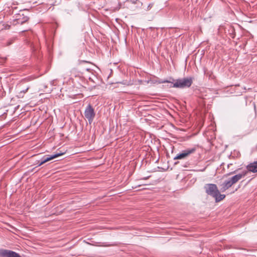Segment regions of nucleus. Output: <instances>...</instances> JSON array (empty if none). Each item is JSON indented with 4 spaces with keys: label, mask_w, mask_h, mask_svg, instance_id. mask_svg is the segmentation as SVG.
Segmentation results:
<instances>
[{
    "label": "nucleus",
    "mask_w": 257,
    "mask_h": 257,
    "mask_svg": "<svg viewBox=\"0 0 257 257\" xmlns=\"http://www.w3.org/2000/svg\"><path fill=\"white\" fill-rule=\"evenodd\" d=\"M159 83H173V85L170 86V87L183 89L190 87L193 83V78L191 77H186L178 79L176 80L174 83L168 80H161L159 81Z\"/></svg>",
    "instance_id": "nucleus-1"
},
{
    "label": "nucleus",
    "mask_w": 257,
    "mask_h": 257,
    "mask_svg": "<svg viewBox=\"0 0 257 257\" xmlns=\"http://www.w3.org/2000/svg\"><path fill=\"white\" fill-rule=\"evenodd\" d=\"M84 114L89 123L91 124L95 117V113L94 108L90 104L86 106Z\"/></svg>",
    "instance_id": "nucleus-2"
},
{
    "label": "nucleus",
    "mask_w": 257,
    "mask_h": 257,
    "mask_svg": "<svg viewBox=\"0 0 257 257\" xmlns=\"http://www.w3.org/2000/svg\"><path fill=\"white\" fill-rule=\"evenodd\" d=\"M206 193L213 197H216V195L218 193V189L216 185L214 184H207L204 186Z\"/></svg>",
    "instance_id": "nucleus-3"
},
{
    "label": "nucleus",
    "mask_w": 257,
    "mask_h": 257,
    "mask_svg": "<svg viewBox=\"0 0 257 257\" xmlns=\"http://www.w3.org/2000/svg\"><path fill=\"white\" fill-rule=\"evenodd\" d=\"M195 150H196V149L195 148L183 150L181 153L177 155L174 158V160L183 159L188 157L190 154L194 153L195 152Z\"/></svg>",
    "instance_id": "nucleus-4"
},
{
    "label": "nucleus",
    "mask_w": 257,
    "mask_h": 257,
    "mask_svg": "<svg viewBox=\"0 0 257 257\" xmlns=\"http://www.w3.org/2000/svg\"><path fill=\"white\" fill-rule=\"evenodd\" d=\"M64 154V153H57L56 154H54L53 155H51L50 156H44L41 160V161H38V163L36 164H37V166H40L44 164V163L52 160L55 158H56L60 156H62Z\"/></svg>",
    "instance_id": "nucleus-5"
},
{
    "label": "nucleus",
    "mask_w": 257,
    "mask_h": 257,
    "mask_svg": "<svg viewBox=\"0 0 257 257\" xmlns=\"http://www.w3.org/2000/svg\"><path fill=\"white\" fill-rule=\"evenodd\" d=\"M0 256L1 257H21L18 253L9 250L1 249Z\"/></svg>",
    "instance_id": "nucleus-6"
},
{
    "label": "nucleus",
    "mask_w": 257,
    "mask_h": 257,
    "mask_svg": "<svg viewBox=\"0 0 257 257\" xmlns=\"http://www.w3.org/2000/svg\"><path fill=\"white\" fill-rule=\"evenodd\" d=\"M247 174V171H243L241 173H239L238 174H236L231 178H230L229 179L230 180L231 182H232V184H234L236 183H237L238 181H239L241 179H242L243 177H244L245 176H246Z\"/></svg>",
    "instance_id": "nucleus-7"
},
{
    "label": "nucleus",
    "mask_w": 257,
    "mask_h": 257,
    "mask_svg": "<svg viewBox=\"0 0 257 257\" xmlns=\"http://www.w3.org/2000/svg\"><path fill=\"white\" fill-rule=\"evenodd\" d=\"M232 185L233 184L230 179L225 180L221 184V187L220 190L222 192H224Z\"/></svg>",
    "instance_id": "nucleus-8"
},
{
    "label": "nucleus",
    "mask_w": 257,
    "mask_h": 257,
    "mask_svg": "<svg viewBox=\"0 0 257 257\" xmlns=\"http://www.w3.org/2000/svg\"><path fill=\"white\" fill-rule=\"evenodd\" d=\"M246 168L247 170L246 171H247V173L248 172H251L252 173L257 172V161L248 164L246 166Z\"/></svg>",
    "instance_id": "nucleus-9"
},
{
    "label": "nucleus",
    "mask_w": 257,
    "mask_h": 257,
    "mask_svg": "<svg viewBox=\"0 0 257 257\" xmlns=\"http://www.w3.org/2000/svg\"><path fill=\"white\" fill-rule=\"evenodd\" d=\"M225 197V195L224 194H221L218 191V193L216 195V197H214V198L215 199L216 202H219L222 200Z\"/></svg>",
    "instance_id": "nucleus-10"
},
{
    "label": "nucleus",
    "mask_w": 257,
    "mask_h": 257,
    "mask_svg": "<svg viewBox=\"0 0 257 257\" xmlns=\"http://www.w3.org/2000/svg\"><path fill=\"white\" fill-rule=\"evenodd\" d=\"M29 87L28 86L25 89H23V90H21L19 93V97H23V93H26L28 89H29Z\"/></svg>",
    "instance_id": "nucleus-11"
},
{
    "label": "nucleus",
    "mask_w": 257,
    "mask_h": 257,
    "mask_svg": "<svg viewBox=\"0 0 257 257\" xmlns=\"http://www.w3.org/2000/svg\"><path fill=\"white\" fill-rule=\"evenodd\" d=\"M12 43H13V41H12V40H10V41H9L8 42V43H7V46H9V45H11V44H12Z\"/></svg>",
    "instance_id": "nucleus-12"
},
{
    "label": "nucleus",
    "mask_w": 257,
    "mask_h": 257,
    "mask_svg": "<svg viewBox=\"0 0 257 257\" xmlns=\"http://www.w3.org/2000/svg\"><path fill=\"white\" fill-rule=\"evenodd\" d=\"M153 5L152 4H150L149 6H148V9L150 8H151L152 7Z\"/></svg>",
    "instance_id": "nucleus-13"
}]
</instances>
